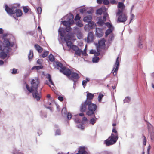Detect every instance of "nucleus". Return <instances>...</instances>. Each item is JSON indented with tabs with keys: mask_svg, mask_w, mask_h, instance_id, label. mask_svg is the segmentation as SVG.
Here are the masks:
<instances>
[{
	"mask_svg": "<svg viewBox=\"0 0 154 154\" xmlns=\"http://www.w3.org/2000/svg\"><path fill=\"white\" fill-rule=\"evenodd\" d=\"M40 82L38 78H35L31 80L30 81L31 87L28 84H26V87L29 93H31L34 90H38V86L40 85Z\"/></svg>",
	"mask_w": 154,
	"mask_h": 154,
	"instance_id": "f257e3e1",
	"label": "nucleus"
},
{
	"mask_svg": "<svg viewBox=\"0 0 154 154\" xmlns=\"http://www.w3.org/2000/svg\"><path fill=\"white\" fill-rule=\"evenodd\" d=\"M56 64L57 68L60 69V72L66 75L67 77L70 76L71 73V70L70 69L67 68L65 66H64L60 62H56Z\"/></svg>",
	"mask_w": 154,
	"mask_h": 154,
	"instance_id": "f03ea898",
	"label": "nucleus"
},
{
	"mask_svg": "<svg viewBox=\"0 0 154 154\" xmlns=\"http://www.w3.org/2000/svg\"><path fill=\"white\" fill-rule=\"evenodd\" d=\"M97 108V106L96 104L92 103L91 101H89L88 107V110L86 112V115L90 116L94 114L95 112H96Z\"/></svg>",
	"mask_w": 154,
	"mask_h": 154,
	"instance_id": "7ed1b4c3",
	"label": "nucleus"
},
{
	"mask_svg": "<svg viewBox=\"0 0 154 154\" xmlns=\"http://www.w3.org/2000/svg\"><path fill=\"white\" fill-rule=\"evenodd\" d=\"M118 138L119 137L114 136L113 134H111V135L108 139L104 141V143L107 146H109L115 144L117 142Z\"/></svg>",
	"mask_w": 154,
	"mask_h": 154,
	"instance_id": "20e7f679",
	"label": "nucleus"
},
{
	"mask_svg": "<svg viewBox=\"0 0 154 154\" xmlns=\"http://www.w3.org/2000/svg\"><path fill=\"white\" fill-rule=\"evenodd\" d=\"M3 45L4 47V48L3 49V51L7 53H8L11 50L10 47H12L13 46L11 44L8 39L4 40Z\"/></svg>",
	"mask_w": 154,
	"mask_h": 154,
	"instance_id": "39448f33",
	"label": "nucleus"
},
{
	"mask_svg": "<svg viewBox=\"0 0 154 154\" xmlns=\"http://www.w3.org/2000/svg\"><path fill=\"white\" fill-rule=\"evenodd\" d=\"M5 9L8 14L11 16L15 14V11L16 10V7L12 6L11 8H9L7 5H5Z\"/></svg>",
	"mask_w": 154,
	"mask_h": 154,
	"instance_id": "423d86ee",
	"label": "nucleus"
},
{
	"mask_svg": "<svg viewBox=\"0 0 154 154\" xmlns=\"http://www.w3.org/2000/svg\"><path fill=\"white\" fill-rule=\"evenodd\" d=\"M105 25L108 28L105 32L106 37H107L114 30V27L112 26L111 24L109 22L105 23Z\"/></svg>",
	"mask_w": 154,
	"mask_h": 154,
	"instance_id": "0eeeda50",
	"label": "nucleus"
},
{
	"mask_svg": "<svg viewBox=\"0 0 154 154\" xmlns=\"http://www.w3.org/2000/svg\"><path fill=\"white\" fill-rule=\"evenodd\" d=\"M31 93H32L33 97L34 99L38 101L40 100L42 96L41 92H38V90H34Z\"/></svg>",
	"mask_w": 154,
	"mask_h": 154,
	"instance_id": "6e6552de",
	"label": "nucleus"
},
{
	"mask_svg": "<svg viewBox=\"0 0 154 154\" xmlns=\"http://www.w3.org/2000/svg\"><path fill=\"white\" fill-rule=\"evenodd\" d=\"M148 128L150 133V138L152 141L154 142V129L150 123L148 124Z\"/></svg>",
	"mask_w": 154,
	"mask_h": 154,
	"instance_id": "1a4fd4ad",
	"label": "nucleus"
},
{
	"mask_svg": "<svg viewBox=\"0 0 154 154\" xmlns=\"http://www.w3.org/2000/svg\"><path fill=\"white\" fill-rule=\"evenodd\" d=\"M89 101L86 100L84 102L82 103L80 107V111L81 112H84L86 110L87 106H88V103Z\"/></svg>",
	"mask_w": 154,
	"mask_h": 154,
	"instance_id": "9d476101",
	"label": "nucleus"
},
{
	"mask_svg": "<svg viewBox=\"0 0 154 154\" xmlns=\"http://www.w3.org/2000/svg\"><path fill=\"white\" fill-rule=\"evenodd\" d=\"M127 17L125 14H122L118 16L117 20L118 23L124 22L126 21Z\"/></svg>",
	"mask_w": 154,
	"mask_h": 154,
	"instance_id": "9b49d317",
	"label": "nucleus"
},
{
	"mask_svg": "<svg viewBox=\"0 0 154 154\" xmlns=\"http://www.w3.org/2000/svg\"><path fill=\"white\" fill-rule=\"evenodd\" d=\"M72 49L74 51L75 54L78 56H80L82 52V50L79 49L77 46H73L72 48Z\"/></svg>",
	"mask_w": 154,
	"mask_h": 154,
	"instance_id": "f8f14e48",
	"label": "nucleus"
},
{
	"mask_svg": "<svg viewBox=\"0 0 154 154\" xmlns=\"http://www.w3.org/2000/svg\"><path fill=\"white\" fill-rule=\"evenodd\" d=\"M95 34L96 36L98 37H102L104 34L103 29L100 28H96V29Z\"/></svg>",
	"mask_w": 154,
	"mask_h": 154,
	"instance_id": "ddd939ff",
	"label": "nucleus"
},
{
	"mask_svg": "<svg viewBox=\"0 0 154 154\" xmlns=\"http://www.w3.org/2000/svg\"><path fill=\"white\" fill-rule=\"evenodd\" d=\"M94 39L93 33L92 32H89L88 35L87 40L88 42H92Z\"/></svg>",
	"mask_w": 154,
	"mask_h": 154,
	"instance_id": "4468645a",
	"label": "nucleus"
},
{
	"mask_svg": "<svg viewBox=\"0 0 154 154\" xmlns=\"http://www.w3.org/2000/svg\"><path fill=\"white\" fill-rule=\"evenodd\" d=\"M94 97V94L88 92H87V99L86 100H88V101H91L90 100L93 99Z\"/></svg>",
	"mask_w": 154,
	"mask_h": 154,
	"instance_id": "2eb2a0df",
	"label": "nucleus"
},
{
	"mask_svg": "<svg viewBox=\"0 0 154 154\" xmlns=\"http://www.w3.org/2000/svg\"><path fill=\"white\" fill-rule=\"evenodd\" d=\"M71 79L72 80L77 79L79 78V75L78 74L75 72H72L71 71Z\"/></svg>",
	"mask_w": 154,
	"mask_h": 154,
	"instance_id": "dca6fc26",
	"label": "nucleus"
},
{
	"mask_svg": "<svg viewBox=\"0 0 154 154\" xmlns=\"http://www.w3.org/2000/svg\"><path fill=\"white\" fill-rule=\"evenodd\" d=\"M67 20L69 22H71V23L73 24L74 21L73 20L74 16L72 14H69L67 16Z\"/></svg>",
	"mask_w": 154,
	"mask_h": 154,
	"instance_id": "f3484780",
	"label": "nucleus"
},
{
	"mask_svg": "<svg viewBox=\"0 0 154 154\" xmlns=\"http://www.w3.org/2000/svg\"><path fill=\"white\" fill-rule=\"evenodd\" d=\"M92 20V17L91 15H88L84 17L83 21L85 22H90Z\"/></svg>",
	"mask_w": 154,
	"mask_h": 154,
	"instance_id": "a211bd4d",
	"label": "nucleus"
},
{
	"mask_svg": "<svg viewBox=\"0 0 154 154\" xmlns=\"http://www.w3.org/2000/svg\"><path fill=\"white\" fill-rule=\"evenodd\" d=\"M34 47L37 51L40 53H41L43 51V48L39 45L36 44L34 45Z\"/></svg>",
	"mask_w": 154,
	"mask_h": 154,
	"instance_id": "6ab92c4d",
	"label": "nucleus"
},
{
	"mask_svg": "<svg viewBox=\"0 0 154 154\" xmlns=\"http://www.w3.org/2000/svg\"><path fill=\"white\" fill-rule=\"evenodd\" d=\"M15 13L16 14V16L17 17H20L22 15V11L19 9H17L16 7V10L15 11Z\"/></svg>",
	"mask_w": 154,
	"mask_h": 154,
	"instance_id": "aec40b11",
	"label": "nucleus"
},
{
	"mask_svg": "<svg viewBox=\"0 0 154 154\" xmlns=\"http://www.w3.org/2000/svg\"><path fill=\"white\" fill-rule=\"evenodd\" d=\"M6 52L2 50L1 51H0V57L2 59H4L7 56V54Z\"/></svg>",
	"mask_w": 154,
	"mask_h": 154,
	"instance_id": "412c9836",
	"label": "nucleus"
},
{
	"mask_svg": "<svg viewBox=\"0 0 154 154\" xmlns=\"http://www.w3.org/2000/svg\"><path fill=\"white\" fill-rule=\"evenodd\" d=\"M105 40L104 38H102L98 42V48H100L101 47L104 45L105 44Z\"/></svg>",
	"mask_w": 154,
	"mask_h": 154,
	"instance_id": "4be33fe9",
	"label": "nucleus"
},
{
	"mask_svg": "<svg viewBox=\"0 0 154 154\" xmlns=\"http://www.w3.org/2000/svg\"><path fill=\"white\" fill-rule=\"evenodd\" d=\"M79 154H88L85 151V149L84 147H81L79 148L78 151Z\"/></svg>",
	"mask_w": 154,
	"mask_h": 154,
	"instance_id": "5701e85b",
	"label": "nucleus"
},
{
	"mask_svg": "<svg viewBox=\"0 0 154 154\" xmlns=\"http://www.w3.org/2000/svg\"><path fill=\"white\" fill-rule=\"evenodd\" d=\"M90 79L89 78L86 77L85 80H84L82 82V85L84 86V88L86 86V84L87 82L90 81Z\"/></svg>",
	"mask_w": 154,
	"mask_h": 154,
	"instance_id": "b1692460",
	"label": "nucleus"
},
{
	"mask_svg": "<svg viewBox=\"0 0 154 154\" xmlns=\"http://www.w3.org/2000/svg\"><path fill=\"white\" fill-rule=\"evenodd\" d=\"M62 23L66 26H70L71 24H73L72 23H71V22L68 21H64L62 22Z\"/></svg>",
	"mask_w": 154,
	"mask_h": 154,
	"instance_id": "393cba45",
	"label": "nucleus"
},
{
	"mask_svg": "<svg viewBox=\"0 0 154 154\" xmlns=\"http://www.w3.org/2000/svg\"><path fill=\"white\" fill-rule=\"evenodd\" d=\"M111 134H113L114 136L119 137L118 132L115 127H113L112 130V132Z\"/></svg>",
	"mask_w": 154,
	"mask_h": 154,
	"instance_id": "a878e982",
	"label": "nucleus"
},
{
	"mask_svg": "<svg viewBox=\"0 0 154 154\" xmlns=\"http://www.w3.org/2000/svg\"><path fill=\"white\" fill-rule=\"evenodd\" d=\"M119 66H116V68L114 67L113 70L112 71V73H113L114 76L116 75L117 74Z\"/></svg>",
	"mask_w": 154,
	"mask_h": 154,
	"instance_id": "bb28decb",
	"label": "nucleus"
},
{
	"mask_svg": "<svg viewBox=\"0 0 154 154\" xmlns=\"http://www.w3.org/2000/svg\"><path fill=\"white\" fill-rule=\"evenodd\" d=\"M66 42L67 46L72 49L73 46H75V45H73L72 42L70 41H67Z\"/></svg>",
	"mask_w": 154,
	"mask_h": 154,
	"instance_id": "cd10ccee",
	"label": "nucleus"
},
{
	"mask_svg": "<svg viewBox=\"0 0 154 154\" xmlns=\"http://www.w3.org/2000/svg\"><path fill=\"white\" fill-rule=\"evenodd\" d=\"M118 8L124 9L125 6L124 4L122 2H119L118 3Z\"/></svg>",
	"mask_w": 154,
	"mask_h": 154,
	"instance_id": "c85d7f7f",
	"label": "nucleus"
},
{
	"mask_svg": "<svg viewBox=\"0 0 154 154\" xmlns=\"http://www.w3.org/2000/svg\"><path fill=\"white\" fill-rule=\"evenodd\" d=\"M43 68V66L42 65L34 66L32 67V69L33 70L35 69L37 70H39L42 69Z\"/></svg>",
	"mask_w": 154,
	"mask_h": 154,
	"instance_id": "c756f323",
	"label": "nucleus"
},
{
	"mask_svg": "<svg viewBox=\"0 0 154 154\" xmlns=\"http://www.w3.org/2000/svg\"><path fill=\"white\" fill-rule=\"evenodd\" d=\"M71 39V36L69 34H66L64 36V40L66 42L69 41Z\"/></svg>",
	"mask_w": 154,
	"mask_h": 154,
	"instance_id": "7c9ffc66",
	"label": "nucleus"
},
{
	"mask_svg": "<svg viewBox=\"0 0 154 154\" xmlns=\"http://www.w3.org/2000/svg\"><path fill=\"white\" fill-rule=\"evenodd\" d=\"M94 117L95 118H91L90 121V123L92 125H94L96 122V120L97 119V118L95 117V115H94Z\"/></svg>",
	"mask_w": 154,
	"mask_h": 154,
	"instance_id": "2f4dec72",
	"label": "nucleus"
},
{
	"mask_svg": "<svg viewBox=\"0 0 154 154\" xmlns=\"http://www.w3.org/2000/svg\"><path fill=\"white\" fill-rule=\"evenodd\" d=\"M33 51L32 50H30L29 51V54L28 56V58L29 60L31 59L33 57Z\"/></svg>",
	"mask_w": 154,
	"mask_h": 154,
	"instance_id": "473e14b6",
	"label": "nucleus"
},
{
	"mask_svg": "<svg viewBox=\"0 0 154 154\" xmlns=\"http://www.w3.org/2000/svg\"><path fill=\"white\" fill-rule=\"evenodd\" d=\"M103 96L104 95L103 94L101 93H99L98 97V100L99 102L100 103L101 102Z\"/></svg>",
	"mask_w": 154,
	"mask_h": 154,
	"instance_id": "72a5a7b5",
	"label": "nucleus"
},
{
	"mask_svg": "<svg viewBox=\"0 0 154 154\" xmlns=\"http://www.w3.org/2000/svg\"><path fill=\"white\" fill-rule=\"evenodd\" d=\"M49 59L51 62H53L55 60V58L54 56L51 54H50L49 56Z\"/></svg>",
	"mask_w": 154,
	"mask_h": 154,
	"instance_id": "f704fd0d",
	"label": "nucleus"
},
{
	"mask_svg": "<svg viewBox=\"0 0 154 154\" xmlns=\"http://www.w3.org/2000/svg\"><path fill=\"white\" fill-rule=\"evenodd\" d=\"M49 54V52L48 51H45L43 52L42 54V57L43 58L47 57Z\"/></svg>",
	"mask_w": 154,
	"mask_h": 154,
	"instance_id": "c9c22d12",
	"label": "nucleus"
},
{
	"mask_svg": "<svg viewBox=\"0 0 154 154\" xmlns=\"http://www.w3.org/2000/svg\"><path fill=\"white\" fill-rule=\"evenodd\" d=\"M59 34L60 35V36H61L62 37H64V32L62 30V29H60L59 30Z\"/></svg>",
	"mask_w": 154,
	"mask_h": 154,
	"instance_id": "e433bc0d",
	"label": "nucleus"
},
{
	"mask_svg": "<svg viewBox=\"0 0 154 154\" xmlns=\"http://www.w3.org/2000/svg\"><path fill=\"white\" fill-rule=\"evenodd\" d=\"M47 78L48 79L49 81L51 84L54 85V83L51 79V76L49 74H48L47 76Z\"/></svg>",
	"mask_w": 154,
	"mask_h": 154,
	"instance_id": "4c0bfd02",
	"label": "nucleus"
},
{
	"mask_svg": "<svg viewBox=\"0 0 154 154\" xmlns=\"http://www.w3.org/2000/svg\"><path fill=\"white\" fill-rule=\"evenodd\" d=\"M118 12L117 13V16H119V15H121V14H122V12H123V10H124V9H120V8H118Z\"/></svg>",
	"mask_w": 154,
	"mask_h": 154,
	"instance_id": "58836bf2",
	"label": "nucleus"
},
{
	"mask_svg": "<svg viewBox=\"0 0 154 154\" xmlns=\"http://www.w3.org/2000/svg\"><path fill=\"white\" fill-rule=\"evenodd\" d=\"M103 12V11L101 8H100L97 10V14L99 15H101Z\"/></svg>",
	"mask_w": 154,
	"mask_h": 154,
	"instance_id": "ea45409f",
	"label": "nucleus"
},
{
	"mask_svg": "<svg viewBox=\"0 0 154 154\" xmlns=\"http://www.w3.org/2000/svg\"><path fill=\"white\" fill-rule=\"evenodd\" d=\"M76 25L79 27H82L83 26L82 22L81 21H79L76 23Z\"/></svg>",
	"mask_w": 154,
	"mask_h": 154,
	"instance_id": "a19ab883",
	"label": "nucleus"
},
{
	"mask_svg": "<svg viewBox=\"0 0 154 154\" xmlns=\"http://www.w3.org/2000/svg\"><path fill=\"white\" fill-rule=\"evenodd\" d=\"M37 13L38 14H40L42 13V9L40 7H38L37 8Z\"/></svg>",
	"mask_w": 154,
	"mask_h": 154,
	"instance_id": "79ce46f5",
	"label": "nucleus"
},
{
	"mask_svg": "<svg viewBox=\"0 0 154 154\" xmlns=\"http://www.w3.org/2000/svg\"><path fill=\"white\" fill-rule=\"evenodd\" d=\"M97 23L100 26H102L104 23V22L102 19H99Z\"/></svg>",
	"mask_w": 154,
	"mask_h": 154,
	"instance_id": "37998d69",
	"label": "nucleus"
},
{
	"mask_svg": "<svg viewBox=\"0 0 154 154\" xmlns=\"http://www.w3.org/2000/svg\"><path fill=\"white\" fill-rule=\"evenodd\" d=\"M99 60V58L98 57H95L93 58L92 61L94 63H97Z\"/></svg>",
	"mask_w": 154,
	"mask_h": 154,
	"instance_id": "c03bdc74",
	"label": "nucleus"
},
{
	"mask_svg": "<svg viewBox=\"0 0 154 154\" xmlns=\"http://www.w3.org/2000/svg\"><path fill=\"white\" fill-rule=\"evenodd\" d=\"M88 26L90 28H92L94 25V23L93 22H90L88 23Z\"/></svg>",
	"mask_w": 154,
	"mask_h": 154,
	"instance_id": "a18cd8bd",
	"label": "nucleus"
},
{
	"mask_svg": "<svg viewBox=\"0 0 154 154\" xmlns=\"http://www.w3.org/2000/svg\"><path fill=\"white\" fill-rule=\"evenodd\" d=\"M23 11L25 13H27L28 12L29 10L28 7H24L23 8Z\"/></svg>",
	"mask_w": 154,
	"mask_h": 154,
	"instance_id": "49530a36",
	"label": "nucleus"
},
{
	"mask_svg": "<svg viewBox=\"0 0 154 154\" xmlns=\"http://www.w3.org/2000/svg\"><path fill=\"white\" fill-rule=\"evenodd\" d=\"M82 54L83 56H87L88 55L86 53V48H85V49L83 50V51H82Z\"/></svg>",
	"mask_w": 154,
	"mask_h": 154,
	"instance_id": "de8ad7c7",
	"label": "nucleus"
},
{
	"mask_svg": "<svg viewBox=\"0 0 154 154\" xmlns=\"http://www.w3.org/2000/svg\"><path fill=\"white\" fill-rule=\"evenodd\" d=\"M143 144L144 146H145L146 145V144L147 140H146V137L144 136L143 135Z\"/></svg>",
	"mask_w": 154,
	"mask_h": 154,
	"instance_id": "09e8293b",
	"label": "nucleus"
},
{
	"mask_svg": "<svg viewBox=\"0 0 154 154\" xmlns=\"http://www.w3.org/2000/svg\"><path fill=\"white\" fill-rule=\"evenodd\" d=\"M80 18L81 17L79 15V14H77L75 17V20H80Z\"/></svg>",
	"mask_w": 154,
	"mask_h": 154,
	"instance_id": "8fccbe9b",
	"label": "nucleus"
},
{
	"mask_svg": "<svg viewBox=\"0 0 154 154\" xmlns=\"http://www.w3.org/2000/svg\"><path fill=\"white\" fill-rule=\"evenodd\" d=\"M86 10L85 8L80 9V12L82 14H83L84 13H86Z\"/></svg>",
	"mask_w": 154,
	"mask_h": 154,
	"instance_id": "3c124183",
	"label": "nucleus"
},
{
	"mask_svg": "<svg viewBox=\"0 0 154 154\" xmlns=\"http://www.w3.org/2000/svg\"><path fill=\"white\" fill-rule=\"evenodd\" d=\"M134 18V14H132L131 15L129 23H130L132 21V20Z\"/></svg>",
	"mask_w": 154,
	"mask_h": 154,
	"instance_id": "603ef678",
	"label": "nucleus"
},
{
	"mask_svg": "<svg viewBox=\"0 0 154 154\" xmlns=\"http://www.w3.org/2000/svg\"><path fill=\"white\" fill-rule=\"evenodd\" d=\"M67 117L68 119L69 120L71 119V118L72 117V115L70 113H68L67 114Z\"/></svg>",
	"mask_w": 154,
	"mask_h": 154,
	"instance_id": "864d4df0",
	"label": "nucleus"
},
{
	"mask_svg": "<svg viewBox=\"0 0 154 154\" xmlns=\"http://www.w3.org/2000/svg\"><path fill=\"white\" fill-rule=\"evenodd\" d=\"M103 4L104 5H107L109 3V2L108 0H103Z\"/></svg>",
	"mask_w": 154,
	"mask_h": 154,
	"instance_id": "5fc2aeb1",
	"label": "nucleus"
},
{
	"mask_svg": "<svg viewBox=\"0 0 154 154\" xmlns=\"http://www.w3.org/2000/svg\"><path fill=\"white\" fill-rule=\"evenodd\" d=\"M110 3L112 4H116L117 3V2L115 0H111Z\"/></svg>",
	"mask_w": 154,
	"mask_h": 154,
	"instance_id": "6e6d98bb",
	"label": "nucleus"
},
{
	"mask_svg": "<svg viewBox=\"0 0 154 154\" xmlns=\"http://www.w3.org/2000/svg\"><path fill=\"white\" fill-rule=\"evenodd\" d=\"M119 57H118L116 59V66H119Z\"/></svg>",
	"mask_w": 154,
	"mask_h": 154,
	"instance_id": "4d7b16f0",
	"label": "nucleus"
},
{
	"mask_svg": "<svg viewBox=\"0 0 154 154\" xmlns=\"http://www.w3.org/2000/svg\"><path fill=\"white\" fill-rule=\"evenodd\" d=\"M67 27L66 28V32H69L71 30V28L69 26H66Z\"/></svg>",
	"mask_w": 154,
	"mask_h": 154,
	"instance_id": "13d9d810",
	"label": "nucleus"
},
{
	"mask_svg": "<svg viewBox=\"0 0 154 154\" xmlns=\"http://www.w3.org/2000/svg\"><path fill=\"white\" fill-rule=\"evenodd\" d=\"M93 12V11L92 9H90L89 10V11H86V13H87L88 14H92Z\"/></svg>",
	"mask_w": 154,
	"mask_h": 154,
	"instance_id": "bf43d9fd",
	"label": "nucleus"
},
{
	"mask_svg": "<svg viewBox=\"0 0 154 154\" xmlns=\"http://www.w3.org/2000/svg\"><path fill=\"white\" fill-rule=\"evenodd\" d=\"M17 72V69H13L12 73L13 74H16Z\"/></svg>",
	"mask_w": 154,
	"mask_h": 154,
	"instance_id": "052dcab7",
	"label": "nucleus"
},
{
	"mask_svg": "<svg viewBox=\"0 0 154 154\" xmlns=\"http://www.w3.org/2000/svg\"><path fill=\"white\" fill-rule=\"evenodd\" d=\"M151 148V146L150 145H149L148 146V147L147 149V153L148 154H149V152Z\"/></svg>",
	"mask_w": 154,
	"mask_h": 154,
	"instance_id": "680f3d73",
	"label": "nucleus"
},
{
	"mask_svg": "<svg viewBox=\"0 0 154 154\" xmlns=\"http://www.w3.org/2000/svg\"><path fill=\"white\" fill-rule=\"evenodd\" d=\"M61 131L60 130H57L56 131V134L59 135L60 134Z\"/></svg>",
	"mask_w": 154,
	"mask_h": 154,
	"instance_id": "e2e57ef3",
	"label": "nucleus"
},
{
	"mask_svg": "<svg viewBox=\"0 0 154 154\" xmlns=\"http://www.w3.org/2000/svg\"><path fill=\"white\" fill-rule=\"evenodd\" d=\"M58 98V99L60 101H63V98L61 96H59Z\"/></svg>",
	"mask_w": 154,
	"mask_h": 154,
	"instance_id": "0e129e2a",
	"label": "nucleus"
},
{
	"mask_svg": "<svg viewBox=\"0 0 154 154\" xmlns=\"http://www.w3.org/2000/svg\"><path fill=\"white\" fill-rule=\"evenodd\" d=\"M42 60L40 59H38L37 61V63L38 64L41 65L42 64Z\"/></svg>",
	"mask_w": 154,
	"mask_h": 154,
	"instance_id": "69168bd1",
	"label": "nucleus"
},
{
	"mask_svg": "<svg viewBox=\"0 0 154 154\" xmlns=\"http://www.w3.org/2000/svg\"><path fill=\"white\" fill-rule=\"evenodd\" d=\"M108 15V14H105V15L103 17V21H104V22H105L106 20V17Z\"/></svg>",
	"mask_w": 154,
	"mask_h": 154,
	"instance_id": "338daca9",
	"label": "nucleus"
},
{
	"mask_svg": "<svg viewBox=\"0 0 154 154\" xmlns=\"http://www.w3.org/2000/svg\"><path fill=\"white\" fill-rule=\"evenodd\" d=\"M87 121V118L84 116L83 118H82V122H86Z\"/></svg>",
	"mask_w": 154,
	"mask_h": 154,
	"instance_id": "774afa93",
	"label": "nucleus"
}]
</instances>
